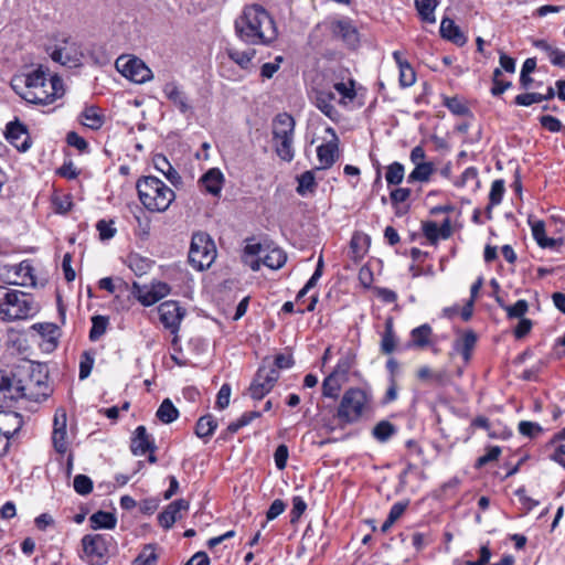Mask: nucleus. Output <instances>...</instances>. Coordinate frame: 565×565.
Masks as SVG:
<instances>
[{
    "mask_svg": "<svg viewBox=\"0 0 565 565\" xmlns=\"http://www.w3.org/2000/svg\"><path fill=\"white\" fill-rule=\"evenodd\" d=\"M438 4L437 0H415V6L422 20L427 23H435V9Z\"/></svg>",
    "mask_w": 565,
    "mask_h": 565,
    "instance_id": "nucleus-40",
    "label": "nucleus"
},
{
    "mask_svg": "<svg viewBox=\"0 0 565 565\" xmlns=\"http://www.w3.org/2000/svg\"><path fill=\"white\" fill-rule=\"evenodd\" d=\"M405 168L401 162H393L386 167L385 180L388 185H398L403 182Z\"/></svg>",
    "mask_w": 565,
    "mask_h": 565,
    "instance_id": "nucleus-45",
    "label": "nucleus"
},
{
    "mask_svg": "<svg viewBox=\"0 0 565 565\" xmlns=\"http://www.w3.org/2000/svg\"><path fill=\"white\" fill-rule=\"evenodd\" d=\"M307 509V503L301 497H294L292 499V509L290 511V522L296 523L303 514Z\"/></svg>",
    "mask_w": 565,
    "mask_h": 565,
    "instance_id": "nucleus-60",
    "label": "nucleus"
},
{
    "mask_svg": "<svg viewBox=\"0 0 565 565\" xmlns=\"http://www.w3.org/2000/svg\"><path fill=\"white\" fill-rule=\"evenodd\" d=\"M543 102V94L540 93H525L520 94L514 98V103L519 106H531L535 103Z\"/></svg>",
    "mask_w": 565,
    "mask_h": 565,
    "instance_id": "nucleus-61",
    "label": "nucleus"
},
{
    "mask_svg": "<svg viewBox=\"0 0 565 565\" xmlns=\"http://www.w3.org/2000/svg\"><path fill=\"white\" fill-rule=\"evenodd\" d=\"M435 172L433 162L416 164L414 170L407 177V183L428 182Z\"/></svg>",
    "mask_w": 565,
    "mask_h": 565,
    "instance_id": "nucleus-37",
    "label": "nucleus"
},
{
    "mask_svg": "<svg viewBox=\"0 0 565 565\" xmlns=\"http://www.w3.org/2000/svg\"><path fill=\"white\" fill-rule=\"evenodd\" d=\"M273 146L276 154L286 162L295 158V120L287 113L278 114L271 122Z\"/></svg>",
    "mask_w": 565,
    "mask_h": 565,
    "instance_id": "nucleus-6",
    "label": "nucleus"
},
{
    "mask_svg": "<svg viewBox=\"0 0 565 565\" xmlns=\"http://www.w3.org/2000/svg\"><path fill=\"white\" fill-rule=\"evenodd\" d=\"M505 192L504 181L502 179L494 180L491 184L490 193H489V206L488 211L492 206H495L501 203L503 194Z\"/></svg>",
    "mask_w": 565,
    "mask_h": 565,
    "instance_id": "nucleus-50",
    "label": "nucleus"
},
{
    "mask_svg": "<svg viewBox=\"0 0 565 565\" xmlns=\"http://www.w3.org/2000/svg\"><path fill=\"white\" fill-rule=\"evenodd\" d=\"M231 392H232V388H231L230 384L224 383L221 386V388L217 393V396H216V403H215L216 408L225 409L228 406Z\"/></svg>",
    "mask_w": 565,
    "mask_h": 565,
    "instance_id": "nucleus-62",
    "label": "nucleus"
},
{
    "mask_svg": "<svg viewBox=\"0 0 565 565\" xmlns=\"http://www.w3.org/2000/svg\"><path fill=\"white\" fill-rule=\"evenodd\" d=\"M433 329L428 323H424L411 331V343L409 347L425 348L430 342Z\"/></svg>",
    "mask_w": 565,
    "mask_h": 565,
    "instance_id": "nucleus-34",
    "label": "nucleus"
},
{
    "mask_svg": "<svg viewBox=\"0 0 565 565\" xmlns=\"http://www.w3.org/2000/svg\"><path fill=\"white\" fill-rule=\"evenodd\" d=\"M158 312L163 327L172 334H177L180 330L181 321L185 317V309L178 301L168 300L159 305Z\"/></svg>",
    "mask_w": 565,
    "mask_h": 565,
    "instance_id": "nucleus-13",
    "label": "nucleus"
},
{
    "mask_svg": "<svg viewBox=\"0 0 565 565\" xmlns=\"http://www.w3.org/2000/svg\"><path fill=\"white\" fill-rule=\"evenodd\" d=\"M425 237L433 244L439 239H447L451 236L452 230L450 220L447 217L439 226L436 222L427 221L422 225Z\"/></svg>",
    "mask_w": 565,
    "mask_h": 565,
    "instance_id": "nucleus-18",
    "label": "nucleus"
},
{
    "mask_svg": "<svg viewBox=\"0 0 565 565\" xmlns=\"http://www.w3.org/2000/svg\"><path fill=\"white\" fill-rule=\"evenodd\" d=\"M497 302L499 303V306L505 310L507 315L509 318H520L522 319L523 316L529 310V303L526 300L524 299H520L518 300L514 305L512 306H508L505 305L500 297H497L495 298Z\"/></svg>",
    "mask_w": 565,
    "mask_h": 565,
    "instance_id": "nucleus-41",
    "label": "nucleus"
},
{
    "mask_svg": "<svg viewBox=\"0 0 565 565\" xmlns=\"http://www.w3.org/2000/svg\"><path fill=\"white\" fill-rule=\"evenodd\" d=\"M153 166L170 181L172 185L178 186L182 183L181 175L163 154H156L153 157Z\"/></svg>",
    "mask_w": 565,
    "mask_h": 565,
    "instance_id": "nucleus-25",
    "label": "nucleus"
},
{
    "mask_svg": "<svg viewBox=\"0 0 565 565\" xmlns=\"http://www.w3.org/2000/svg\"><path fill=\"white\" fill-rule=\"evenodd\" d=\"M108 537L103 534H87L82 539L85 559L90 565H105L109 557Z\"/></svg>",
    "mask_w": 565,
    "mask_h": 565,
    "instance_id": "nucleus-10",
    "label": "nucleus"
},
{
    "mask_svg": "<svg viewBox=\"0 0 565 565\" xmlns=\"http://www.w3.org/2000/svg\"><path fill=\"white\" fill-rule=\"evenodd\" d=\"M49 68L39 65L35 70L17 75L11 79L12 89L25 102L49 105L65 94L64 84L60 76L52 75Z\"/></svg>",
    "mask_w": 565,
    "mask_h": 565,
    "instance_id": "nucleus-1",
    "label": "nucleus"
},
{
    "mask_svg": "<svg viewBox=\"0 0 565 565\" xmlns=\"http://www.w3.org/2000/svg\"><path fill=\"white\" fill-rule=\"evenodd\" d=\"M158 556L152 545H146L135 558V565H157Z\"/></svg>",
    "mask_w": 565,
    "mask_h": 565,
    "instance_id": "nucleus-52",
    "label": "nucleus"
},
{
    "mask_svg": "<svg viewBox=\"0 0 565 565\" xmlns=\"http://www.w3.org/2000/svg\"><path fill=\"white\" fill-rule=\"evenodd\" d=\"M52 444L55 451L61 455L68 450L67 415L64 408H57L54 414Z\"/></svg>",
    "mask_w": 565,
    "mask_h": 565,
    "instance_id": "nucleus-14",
    "label": "nucleus"
},
{
    "mask_svg": "<svg viewBox=\"0 0 565 565\" xmlns=\"http://www.w3.org/2000/svg\"><path fill=\"white\" fill-rule=\"evenodd\" d=\"M128 267L137 275H145L151 267L152 262L138 254H131L127 259Z\"/></svg>",
    "mask_w": 565,
    "mask_h": 565,
    "instance_id": "nucleus-44",
    "label": "nucleus"
},
{
    "mask_svg": "<svg viewBox=\"0 0 565 565\" xmlns=\"http://www.w3.org/2000/svg\"><path fill=\"white\" fill-rule=\"evenodd\" d=\"M397 345V337L394 331V322L393 318L388 317L385 320V329L382 333V339L380 343L381 352L383 354H391L395 351Z\"/></svg>",
    "mask_w": 565,
    "mask_h": 565,
    "instance_id": "nucleus-31",
    "label": "nucleus"
},
{
    "mask_svg": "<svg viewBox=\"0 0 565 565\" xmlns=\"http://www.w3.org/2000/svg\"><path fill=\"white\" fill-rule=\"evenodd\" d=\"M541 126L550 132H564L565 135V126L562 121L552 116V115H543L539 118Z\"/></svg>",
    "mask_w": 565,
    "mask_h": 565,
    "instance_id": "nucleus-53",
    "label": "nucleus"
},
{
    "mask_svg": "<svg viewBox=\"0 0 565 565\" xmlns=\"http://www.w3.org/2000/svg\"><path fill=\"white\" fill-rule=\"evenodd\" d=\"M216 257V247L206 233H194L189 250V263L193 268L203 270L209 268Z\"/></svg>",
    "mask_w": 565,
    "mask_h": 565,
    "instance_id": "nucleus-8",
    "label": "nucleus"
},
{
    "mask_svg": "<svg viewBox=\"0 0 565 565\" xmlns=\"http://www.w3.org/2000/svg\"><path fill=\"white\" fill-rule=\"evenodd\" d=\"M189 502L184 499H179L171 502L164 511L158 515L159 524L164 529H170L181 518V511H188Z\"/></svg>",
    "mask_w": 565,
    "mask_h": 565,
    "instance_id": "nucleus-17",
    "label": "nucleus"
},
{
    "mask_svg": "<svg viewBox=\"0 0 565 565\" xmlns=\"http://www.w3.org/2000/svg\"><path fill=\"white\" fill-rule=\"evenodd\" d=\"M279 376V371L275 367L267 366L266 364L262 365L249 385L250 397L257 401L262 399L274 388Z\"/></svg>",
    "mask_w": 565,
    "mask_h": 565,
    "instance_id": "nucleus-12",
    "label": "nucleus"
},
{
    "mask_svg": "<svg viewBox=\"0 0 565 565\" xmlns=\"http://www.w3.org/2000/svg\"><path fill=\"white\" fill-rule=\"evenodd\" d=\"M136 188L140 202L150 212H164L175 200L174 191L157 177L140 178Z\"/></svg>",
    "mask_w": 565,
    "mask_h": 565,
    "instance_id": "nucleus-4",
    "label": "nucleus"
},
{
    "mask_svg": "<svg viewBox=\"0 0 565 565\" xmlns=\"http://www.w3.org/2000/svg\"><path fill=\"white\" fill-rule=\"evenodd\" d=\"M156 415L162 423L170 424L178 418L179 412L173 403L169 398H166L159 406Z\"/></svg>",
    "mask_w": 565,
    "mask_h": 565,
    "instance_id": "nucleus-43",
    "label": "nucleus"
},
{
    "mask_svg": "<svg viewBox=\"0 0 565 565\" xmlns=\"http://www.w3.org/2000/svg\"><path fill=\"white\" fill-rule=\"evenodd\" d=\"M338 139L322 143L317 148V157L320 162V169H328L333 166L338 157Z\"/></svg>",
    "mask_w": 565,
    "mask_h": 565,
    "instance_id": "nucleus-23",
    "label": "nucleus"
},
{
    "mask_svg": "<svg viewBox=\"0 0 565 565\" xmlns=\"http://www.w3.org/2000/svg\"><path fill=\"white\" fill-rule=\"evenodd\" d=\"M130 449L136 456H143L148 451H154L153 438L147 433L145 426H138L131 439Z\"/></svg>",
    "mask_w": 565,
    "mask_h": 565,
    "instance_id": "nucleus-20",
    "label": "nucleus"
},
{
    "mask_svg": "<svg viewBox=\"0 0 565 565\" xmlns=\"http://www.w3.org/2000/svg\"><path fill=\"white\" fill-rule=\"evenodd\" d=\"M234 25L237 38L249 45H270L278 38L274 18L260 4L245 6Z\"/></svg>",
    "mask_w": 565,
    "mask_h": 565,
    "instance_id": "nucleus-2",
    "label": "nucleus"
},
{
    "mask_svg": "<svg viewBox=\"0 0 565 565\" xmlns=\"http://www.w3.org/2000/svg\"><path fill=\"white\" fill-rule=\"evenodd\" d=\"M286 260L287 256L282 249L278 247L269 248V246H267L264 256L260 259V264L270 269H279L285 265Z\"/></svg>",
    "mask_w": 565,
    "mask_h": 565,
    "instance_id": "nucleus-33",
    "label": "nucleus"
},
{
    "mask_svg": "<svg viewBox=\"0 0 565 565\" xmlns=\"http://www.w3.org/2000/svg\"><path fill=\"white\" fill-rule=\"evenodd\" d=\"M47 52L51 58L62 66L75 68L83 64L82 45L71 36L57 39L55 44L47 49Z\"/></svg>",
    "mask_w": 565,
    "mask_h": 565,
    "instance_id": "nucleus-9",
    "label": "nucleus"
},
{
    "mask_svg": "<svg viewBox=\"0 0 565 565\" xmlns=\"http://www.w3.org/2000/svg\"><path fill=\"white\" fill-rule=\"evenodd\" d=\"M216 428V419L211 414H207L198 419L195 425V435L201 439H209Z\"/></svg>",
    "mask_w": 565,
    "mask_h": 565,
    "instance_id": "nucleus-35",
    "label": "nucleus"
},
{
    "mask_svg": "<svg viewBox=\"0 0 565 565\" xmlns=\"http://www.w3.org/2000/svg\"><path fill=\"white\" fill-rule=\"evenodd\" d=\"M335 96L332 92L319 90L316 94V106L332 121H338L341 117L340 113L333 105Z\"/></svg>",
    "mask_w": 565,
    "mask_h": 565,
    "instance_id": "nucleus-21",
    "label": "nucleus"
},
{
    "mask_svg": "<svg viewBox=\"0 0 565 565\" xmlns=\"http://www.w3.org/2000/svg\"><path fill=\"white\" fill-rule=\"evenodd\" d=\"M333 32L349 46L354 47L359 43V33L350 20H340L334 23Z\"/></svg>",
    "mask_w": 565,
    "mask_h": 565,
    "instance_id": "nucleus-22",
    "label": "nucleus"
},
{
    "mask_svg": "<svg viewBox=\"0 0 565 565\" xmlns=\"http://www.w3.org/2000/svg\"><path fill=\"white\" fill-rule=\"evenodd\" d=\"M67 145L76 148L81 152H84L88 148L87 141L75 131H70L66 136Z\"/></svg>",
    "mask_w": 565,
    "mask_h": 565,
    "instance_id": "nucleus-64",
    "label": "nucleus"
},
{
    "mask_svg": "<svg viewBox=\"0 0 565 565\" xmlns=\"http://www.w3.org/2000/svg\"><path fill=\"white\" fill-rule=\"evenodd\" d=\"M395 431L396 429L392 423L381 420L373 428V436L376 440L385 443L395 434Z\"/></svg>",
    "mask_w": 565,
    "mask_h": 565,
    "instance_id": "nucleus-47",
    "label": "nucleus"
},
{
    "mask_svg": "<svg viewBox=\"0 0 565 565\" xmlns=\"http://www.w3.org/2000/svg\"><path fill=\"white\" fill-rule=\"evenodd\" d=\"M40 307L31 294L9 289L0 298V318L3 321L25 320L34 317Z\"/></svg>",
    "mask_w": 565,
    "mask_h": 565,
    "instance_id": "nucleus-5",
    "label": "nucleus"
},
{
    "mask_svg": "<svg viewBox=\"0 0 565 565\" xmlns=\"http://www.w3.org/2000/svg\"><path fill=\"white\" fill-rule=\"evenodd\" d=\"M14 402L11 376L0 371V409L12 407Z\"/></svg>",
    "mask_w": 565,
    "mask_h": 565,
    "instance_id": "nucleus-30",
    "label": "nucleus"
},
{
    "mask_svg": "<svg viewBox=\"0 0 565 565\" xmlns=\"http://www.w3.org/2000/svg\"><path fill=\"white\" fill-rule=\"evenodd\" d=\"M108 327V318L105 316H94L92 318V328L89 331V340L97 341L106 332Z\"/></svg>",
    "mask_w": 565,
    "mask_h": 565,
    "instance_id": "nucleus-48",
    "label": "nucleus"
},
{
    "mask_svg": "<svg viewBox=\"0 0 565 565\" xmlns=\"http://www.w3.org/2000/svg\"><path fill=\"white\" fill-rule=\"evenodd\" d=\"M226 54L230 60L237 64L241 68L249 70L252 66V60L255 57L256 50L252 47L239 50L235 46H228L226 49Z\"/></svg>",
    "mask_w": 565,
    "mask_h": 565,
    "instance_id": "nucleus-26",
    "label": "nucleus"
},
{
    "mask_svg": "<svg viewBox=\"0 0 565 565\" xmlns=\"http://www.w3.org/2000/svg\"><path fill=\"white\" fill-rule=\"evenodd\" d=\"M501 75H502L501 68L498 67L493 71V76H492L493 86L491 88V94L493 96H499V95L503 94L507 89H509L512 86L511 82L500 79Z\"/></svg>",
    "mask_w": 565,
    "mask_h": 565,
    "instance_id": "nucleus-54",
    "label": "nucleus"
},
{
    "mask_svg": "<svg viewBox=\"0 0 565 565\" xmlns=\"http://www.w3.org/2000/svg\"><path fill=\"white\" fill-rule=\"evenodd\" d=\"M476 343L477 334L472 330H468L455 342L454 349L462 355L466 362H468L471 358V351Z\"/></svg>",
    "mask_w": 565,
    "mask_h": 565,
    "instance_id": "nucleus-32",
    "label": "nucleus"
},
{
    "mask_svg": "<svg viewBox=\"0 0 565 565\" xmlns=\"http://www.w3.org/2000/svg\"><path fill=\"white\" fill-rule=\"evenodd\" d=\"M81 117L82 124L93 130H98L104 124V117L95 106L86 107Z\"/></svg>",
    "mask_w": 565,
    "mask_h": 565,
    "instance_id": "nucleus-38",
    "label": "nucleus"
},
{
    "mask_svg": "<svg viewBox=\"0 0 565 565\" xmlns=\"http://www.w3.org/2000/svg\"><path fill=\"white\" fill-rule=\"evenodd\" d=\"M94 365V356L89 352H84L79 361V380H85L89 376Z\"/></svg>",
    "mask_w": 565,
    "mask_h": 565,
    "instance_id": "nucleus-57",
    "label": "nucleus"
},
{
    "mask_svg": "<svg viewBox=\"0 0 565 565\" xmlns=\"http://www.w3.org/2000/svg\"><path fill=\"white\" fill-rule=\"evenodd\" d=\"M266 248L260 243H248L244 247L243 259L246 265L250 267L253 271H257L260 268V259Z\"/></svg>",
    "mask_w": 565,
    "mask_h": 565,
    "instance_id": "nucleus-29",
    "label": "nucleus"
},
{
    "mask_svg": "<svg viewBox=\"0 0 565 565\" xmlns=\"http://www.w3.org/2000/svg\"><path fill=\"white\" fill-rule=\"evenodd\" d=\"M355 82L350 78L348 82H338L333 85L334 89L341 95L340 104L347 105V100L352 102L356 97Z\"/></svg>",
    "mask_w": 565,
    "mask_h": 565,
    "instance_id": "nucleus-46",
    "label": "nucleus"
},
{
    "mask_svg": "<svg viewBox=\"0 0 565 565\" xmlns=\"http://www.w3.org/2000/svg\"><path fill=\"white\" fill-rule=\"evenodd\" d=\"M6 138L19 151H26L31 147L28 128L18 119L7 125Z\"/></svg>",
    "mask_w": 565,
    "mask_h": 565,
    "instance_id": "nucleus-15",
    "label": "nucleus"
},
{
    "mask_svg": "<svg viewBox=\"0 0 565 565\" xmlns=\"http://www.w3.org/2000/svg\"><path fill=\"white\" fill-rule=\"evenodd\" d=\"M90 526L94 530L98 529H114L117 523L116 516L106 511H97L89 518Z\"/></svg>",
    "mask_w": 565,
    "mask_h": 565,
    "instance_id": "nucleus-36",
    "label": "nucleus"
},
{
    "mask_svg": "<svg viewBox=\"0 0 565 565\" xmlns=\"http://www.w3.org/2000/svg\"><path fill=\"white\" fill-rule=\"evenodd\" d=\"M223 180L224 178L222 172L218 169L213 168L201 177L200 182L206 192L213 195H218Z\"/></svg>",
    "mask_w": 565,
    "mask_h": 565,
    "instance_id": "nucleus-27",
    "label": "nucleus"
},
{
    "mask_svg": "<svg viewBox=\"0 0 565 565\" xmlns=\"http://www.w3.org/2000/svg\"><path fill=\"white\" fill-rule=\"evenodd\" d=\"M439 32L444 39H447L457 45H463L466 43V36L460 31L459 26L449 18H444L441 20Z\"/></svg>",
    "mask_w": 565,
    "mask_h": 565,
    "instance_id": "nucleus-28",
    "label": "nucleus"
},
{
    "mask_svg": "<svg viewBox=\"0 0 565 565\" xmlns=\"http://www.w3.org/2000/svg\"><path fill=\"white\" fill-rule=\"evenodd\" d=\"M416 81V74L411 64H405L399 68V84L402 87H409Z\"/></svg>",
    "mask_w": 565,
    "mask_h": 565,
    "instance_id": "nucleus-58",
    "label": "nucleus"
},
{
    "mask_svg": "<svg viewBox=\"0 0 565 565\" xmlns=\"http://www.w3.org/2000/svg\"><path fill=\"white\" fill-rule=\"evenodd\" d=\"M163 94L180 113L186 114L192 110V106L186 94L181 89L177 82L172 81L166 83L163 86Z\"/></svg>",
    "mask_w": 565,
    "mask_h": 565,
    "instance_id": "nucleus-16",
    "label": "nucleus"
},
{
    "mask_svg": "<svg viewBox=\"0 0 565 565\" xmlns=\"http://www.w3.org/2000/svg\"><path fill=\"white\" fill-rule=\"evenodd\" d=\"M131 294L145 307L158 302V298L152 294L150 286H141L135 281L131 287Z\"/></svg>",
    "mask_w": 565,
    "mask_h": 565,
    "instance_id": "nucleus-39",
    "label": "nucleus"
},
{
    "mask_svg": "<svg viewBox=\"0 0 565 565\" xmlns=\"http://www.w3.org/2000/svg\"><path fill=\"white\" fill-rule=\"evenodd\" d=\"M500 455H501V448L499 446L488 447L487 452L483 456L478 458V460L476 462V467L481 468V467L488 465L489 462L497 460Z\"/></svg>",
    "mask_w": 565,
    "mask_h": 565,
    "instance_id": "nucleus-59",
    "label": "nucleus"
},
{
    "mask_svg": "<svg viewBox=\"0 0 565 565\" xmlns=\"http://www.w3.org/2000/svg\"><path fill=\"white\" fill-rule=\"evenodd\" d=\"M532 235L542 248L557 249L563 245V238H550L545 235V223L541 220L529 218Z\"/></svg>",
    "mask_w": 565,
    "mask_h": 565,
    "instance_id": "nucleus-19",
    "label": "nucleus"
},
{
    "mask_svg": "<svg viewBox=\"0 0 565 565\" xmlns=\"http://www.w3.org/2000/svg\"><path fill=\"white\" fill-rule=\"evenodd\" d=\"M519 433L527 438L534 439L544 433V428L535 422L522 420L518 425Z\"/></svg>",
    "mask_w": 565,
    "mask_h": 565,
    "instance_id": "nucleus-49",
    "label": "nucleus"
},
{
    "mask_svg": "<svg viewBox=\"0 0 565 565\" xmlns=\"http://www.w3.org/2000/svg\"><path fill=\"white\" fill-rule=\"evenodd\" d=\"M316 186L315 174L312 171H305L298 177L297 192L305 195L307 192H312Z\"/></svg>",
    "mask_w": 565,
    "mask_h": 565,
    "instance_id": "nucleus-51",
    "label": "nucleus"
},
{
    "mask_svg": "<svg viewBox=\"0 0 565 565\" xmlns=\"http://www.w3.org/2000/svg\"><path fill=\"white\" fill-rule=\"evenodd\" d=\"M115 66L122 76L138 84L152 78V71L135 56L121 55L116 60Z\"/></svg>",
    "mask_w": 565,
    "mask_h": 565,
    "instance_id": "nucleus-11",
    "label": "nucleus"
},
{
    "mask_svg": "<svg viewBox=\"0 0 565 565\" xmlns=\"http://www.w3.org/2000/svg\"><path fill=\"white\" fill-rule=\"evenodd\" d=\"M343 380L340 377L330 374L327 376L322 383V395L329 398H337L341 391Z\"/></svg>",
    "mask_w": 565,
    "mask_h": 565,
    "instance_id": "nucleus-42",
    "label": "nucleus"
},
{
    "mask_svg": "<svg viewBox=\"0 0 565 565\" xmlns=\"http://www.w3.org/2000/svg\"><path fill=\"white\" fill-rule=\"evenodd\" d=\"M352 366H353L352 358L349 355L343 356L338 361V363L331 374L340 377L343 381H347V375Z\"/></svg>",
    "mask_w": 565,
    "mask_h": 565,
    "instance_id": "nucleus-56",
    "label": "nucleus"
},
{
    "mask_svg": "<svg viewBox=\"0 0 565 565\" xmlns=\"http://www.w3.org/2000/svg\"><path fill=\"white\" fill-rule=\"evenodd\" d=\"M533 45L545 53L552 65L565 68V51L550 44L545 40H536Z\"/></svg>",
    "mask_w": 565,
    "mask_h": 565,
    "instance_id": "nucleus-24",
    "label": "nucleus"
},
{
    "mask_svg": "<svg viewBox=\"0 0 565 565\" xmlns=\"http://www.w3.org/2000/svg\"><path fill=\"white\" fill-rule=\"evenodd\" d=\"M367 396L361 388H349L344 392L337 409V418L341 426L358 423L365 411Z\"/></svg>",
    "mask_w": 565,
    "mask_h": 565,
    "instance_id": "nucleus-7",
    "label": "nucleus"
},
{
    "mask_svg": "<svg viewBox=\"0 0 565 565\" xmlns=\"http://www.w3.org/2000/svg\"><path fill=\"white\" fill-rule=\"evenodd\" d=\"M14 399L28 398L34 402L46 399L52 393L47 373L41 365H19L10 373Z\"/></svg>",
    "mask_w": 565,
    "mask_h": 565,
    "instance_id": "nucleus-3",
    "label": "nucleus"
},
{
    "mask_svg": "<svg viewBox=\"0 0 565 565\" xmlns=\"http://www.w3.org/2000/svg\"><path fill=\"white\" fill-rule=\"evenodd\" d=\"M445 106L455 115H466L469 111L467 106L457 97L446 98Z\"/></svg>",
    "mask_w": 565,
    "mask_h": 565,
    "instance_id": "nucleus-63",
    "label": "nucleus"
},
{
    "mask_svg": "<svg viewBox=\"0 0 565 565\" xmlns=\"http://www.w3.org/2000/svg\"><path fill=\"white\" fill-rule=\"evenodd\" d=\"M73 486L74 490L81 495L89 494L93 490V481L86 475L75 476Z\"/></svg>",
    "mask_w": 565,
    "mask_h": 565,
    "instance_id": "nucleus-55",
    "label": "nucleus"
}]
</instances>
